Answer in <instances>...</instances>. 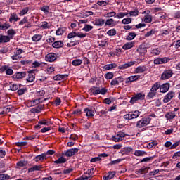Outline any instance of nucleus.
I'll list each match as a JSON object with an SVG mask.
<instances>
[{"mask_svg":"<svg viewBox=\"0 0 180 180\" xmlns=\"http://www.w3.org/2000/svg\"><path fill=\"white\" fill-rule=\"evenodd\" d=\"M134 155L136 157H143V155H147V152H146L144 150H135Z\"/></svg>","mask_w":180,"mask_h":180,"instance_id":"obj_32","label":"nucleus"},{"mask_svg":"<svg viewBox=\"0 0 180 180\" xmlns=\"http://www.w3.org/2000/svg\"><path fill=\"white\" fill-rule=\"evenodd\" d=\"M51 27V24L49 23L46 21H43L41 25V28L46 30V29H50Z\"/></svg>","mask_w":180,"mask_h":180,"instance_id":"obj_35","label":"nucleus"},{"mask_svg":"<svg viewBox=\"0 0 180 180\" xmlns=\"http://www.w3.org/2000/svg\"><path fill=\"white\" fill-rule=\"evenodd\" d=\"M93 24L94 26H103L105 25V20L103 18H95Z\"/></svg>","mask_w":180,"mask_h":180,"instance_id":"obj_19","label":"nucleus"},{"mask_svg":"<svg viewBox=\"0 0 180 180\" xmlns=\"http://www.w3.org/2000/svg\"><path fill=\"white\" fill-rule=\"evenodd\" d=\"M133 151V148L131 147H124L122 148V153H124L125 154H129V153H131Z\"/></svg>","mask_w":180,"mask_h":180,"instance_id":"obj_51","label":"nucleus"},{"mask_svg":"<svg viewBox=\"0 0 180 180\" xmlns=\"http://www.w3.org/2000/svg\"><path fill=\"white\" fill-rule=\"evenodd\" d=\"M175 96V93L172 92V91H169L164 98L163 99V102L164 103H168V102H169V101H171V99H172L174 98V96Z\"/></svg>","mask_w":180,"mask_h":180,"instance_id":"obj_14","label":"nucleus"},{"mask_svg":"<svg viewBox=\"0 0 180 180\" xmlns=\"http://www.w3.org/2000/svg\"><path fill=\"white\" fill-rule=\"evenodd\" d=\"M41 39H43V35H41V34H34L32 37V41H40V40H41Z\"/></svg>","mask_w":180,"mask_h":180,"instance_id":"obj_38","label":"nucleus"},{"mask_svg":"<svg viewBox=\"0 0 180 180\" xmlns=\"http://www.w3.org/2000/svg\"><path fill=\"white\" fill-rule=\"evenodd\" d=\"M147 71V67L145 65L138 66L135 69V74H143V72H146Z\"/></svg>","mask_w":180,"mask_h":180,"instance_id":"obj_21","label":"nucleus"},{"mask_svg":"<svg viewBox=\"0 0 180 180\" xmlns=\"http://www.w3.org/2000/svg\"><path fill=\"white\" fill-rule=\"evenodd\" d=\"M127 15H129V13L120 12L115 15V18H117V19H122V18H124V16H127Z\"/></svg>","mask_w":180,"mask_h":180,"instance_id":"obj_42","label":"nucleus"},{"mask_svg":"<svg viewBox=\"0 0 180 180\" xmlns=\"http://www.w3.org/2000/svg\"><path fill=\"white\" fill-rule=\"evenodd\" d=\"M155 146H158V141H153L147 145V148H153Z\"/></svg>","mask_w":180,"mask_h":180,"instance_id":"obj_46","label":"nucleus"},{"mask_svg":"<svg viewBox=\"0 0 180 180\" xmlns=\"http://www.w3.org/2000/svg\"><path fill=\"white\" fill-rule=\"evenodd\" d=\"M108 36H115L116 34V30L111 29L107 32Z\"/></svg>","mask_w":180,"mask_h":180,"instance_id":"obj_60","label":"nucleus"},{"mask_svg":"<svg viewBox=\"0 0 180 180\" xmlns=\"http://www.w3.org/2000/svg\"><path fill=\"white\" fill-rule=\"evenodd\" d=\"M26 23H29V20L27 19V17H24L23 19H22L19 22V25L22 26V25H25Z\"/></svg>","mask_w":180,"mask_h":180,"instance_id":"obj_53","label":"nucleus"},{"mask_svg":"<svg viewBox=\"0 0 180 180\" xmlns=\"http://www.w3.org/2000/svg\"><path fill=\"white\" fill-rule=\"evenodd\" d=\"M90 91L94 95H99V94L101 95H105L106 92H108V89L105 88H102L101 89L99 87L96 86H93L91 89H90Z\"/></svg>","mask_w":180,"mask_h":180,"instance_id":"obj_3","label":"nucleus"},{"mask_svg":"<svg viewBox=\"0 0 180 180\" xmlns=\"http://www.w3.org/2000/svg\"><path fill=\"white\" fill-rule=\"evenodd\" d=\"M18 20H20V18L18 16V14H16V13H11L9 18L10 23H13V22H18Z\"/></svg>","mask_w":180,"mask_h":180,"instance_id":"obj_16","label":"nucleus"},{"mask_svg":"<svg viewBox=\"0 0 180 180\" xmlns=\"http://www.w3.org/2000/svg\"><path fill=\"white\" fill-rule=\"evenodd\" d=\"M104 17L105 18H113V17L116 18V12L111 11V12L107 13L106 14L104 15Z\"/></svg>","mask_w":180,"mask_h":180,"instance_id":"obj_49","label":"nucleus"},{"mask_svg":"<svg viewBox=\"0 0 180 180\" xmlns=\"http://www.w3.org/2000/svg\"><path fill=\"white\" fill-rule=\"evenodd\" d=\"M43 169V165H34L31 168L28 169V172H34V171H41Z\"/></svg>","mask_w":180,"mask_h":180,"instance_id":"obj_24","label":"nucleus"},{"mask_svg":"<svg viewBox=\"0 0 180 180\" xmlns=\"http://www.w3.org/2000/svg\"><path fill=\"white\" fill-rule=\"evenodd\" d=\"M7 34H8V37H10V39H13V36L16 34V31H15V30L13 29H10L7 31Z\"/></svg>","mask_w":180,"mask_h":180,"instance_id":"obj_37","label":"nucleus"},{"mask_svg":"<svg viewBox=\"0 0 180 180\" xmlns=\"http://www.w3.org/2000/svg\"><path fill=\"white\" fill-rule=\"evenodd\" d=\"M140 79V75H136L134 76H130L126 79V84H129V82H134V81H138Z\"/></svg>","mask_w":180,"mask_h":180,"instance_id":"obj_18","label":"nucleus"},{"mask_svg":"<svg viewBox=\"0 0 180 180\" xmlns=\"http://www.w3.org/2000/svg\"><path fill=\"white\" fill-rule=\"evenodd\" d=\"M141 113V112L139 110L129 112L128 114L124 115V119H125L126 120H131V119H137V117Z\"/></svg>","mask_w":180,"mask_h":180,"instance_id":"obj_4","label":"nucleus"},{"mask_svg":"<svg viewBox=\"0 0 180 180\" xmlns=\"http://www.w3.org/2000/svg\"><path fill=\"white\" fill-rule=\"evenodd\" d=\"M109 4L108 1H99L97 2V5H99V6H106Z\"/></svg>","mask_w":180,"mask_h":180,"instance_id":"obj_59","label":"nucleus"},{"mask_svg":"<svg viewBox=\"0 0 180 180\" xmlns=\"http://www.w3.org/2000/svg\"><path fill=\"white\" fill-rule=\"evenodd\" d=\"M171 59L169 58H158L154 60L153 63L156 65H160V64H167Z\"/></svg>","mask_w":180,"mask_h":180,"instance_id":"obj_7","label":"nucleus"},{"mask_svg":"<svg viewBox=\"0 0 180 180\" xmlns=\"http://www.w3.org/2000/svg\"><path fill=\"white\" fill-rule=\"evenodd\" d=\"M105 79H113L115 75L112 72H108L104 75Z\"/></svg>","mask_w":180,"mask_h":180,"instance_id":"obj_44","label":"nucleus"},{"mask_svg":"<svg viewBox=\"0 0 180 180\" xmlns=\"http://www.w3.org/2000/svg\"><path fill=\"white\" fill-rule=\"evenodd\" d=\"M150 53L153 56H160V53H161V49L160 48H155L152 49Z\"/></svg>","mask_w":180,"mask_h":180,"instance_id":"obj_43","label":"nucleus"},{"mask_svg":"<svg viewBox=\"0 0 180 180\" xmlns=\"http://www.w3.org/2000/svg\"><path fill=\"white\" fill-rule=\"evenodd\" d=\"M77 44H79V41L69 42L67 44V47H74V46H77Z\"/></svg>","mask_w":180,"mask_h":180,"instance_id":"obj_55","label":"nucleus"},{"mask_svg":"<svg viewBox=\"0 0 180 180\" xmlns=\"http://www.w3.org/2000/svg\"><path fill=\"white\" fill-rule=\"evenodd\" d=\"M2 30H8L11 27V24L9 22H4L1 25Z\"/></svg>","mask_w":180,"mask_h":180,"instance_id":"obj_57","label":"nucleus"},{"mask_svg":"<svg viewBox=\"0 0 180 180\" xmlns=\"http://www.w3.org/2000/svg\"><path fill=\"white\" fill-rule=\"evenodd\" d=\"M53 49H61L64 47V43L62 41H56L52 44Z\"/></svg>","mask_w":180,"mask_h":180,"instance_id":"obj_26","label":"nucleus"},{"mask_svg":"<svg viewBox=\"0 0 180 180\" xmlns=\"http://www.w3.org/2000/svg\"><path fill=\"white\" fill-rule=\"evenodd\" d=\"M11 38L6 35L0 34V43H9Z\"/></svg>","mask_w":180,"mask_h":180,"instance_id":"obj_30","label":"nucleus"},{"mask_svg":"<svg viewBox=\"0 0 180 180\" xmlns=\"http://www.w3.org/2000/svg\"><path fill=\"white\" fill-rule=\"evenodd\" d=\"M176 116V114H175L174 112H169L165 114V117L167 119V120L171 122Z\"/></svg>","mask_w":180,"mask_h":180,"instance_id":"obj_23","label":"nucleus"},{"mask_svg":"<svg viewBox=\"0 0 180 180\" xmlns=\"http://www.w3.org/2000/svg\"><path fill=\"white\" fill-rule=\"evenodd\" d=\"M27 165V161H20L17 162V167H20V168H22L23 167H26Z\"/></svg>","mask_w":180,"mask_h":180,"instance_id":"obj_50","label":"nucleus"},{"mask_svg":"<svg viewBox=\"0 0 180 180\" xmlns=\"http://www.w3.org/2000/svg\"><path fill=\"white\" fill-rule=\"evenodd\" d=\"M13 178H15V176L11 178V176L8 175V174H0V180L13 179Z\"/></svg>","mask_w":180,"mask_h":180,"instance_id":"obj_39","label":"nucleus"},{"mask_svg":"<svg viewBox=\"0 0 180 180\" xmlns=\"http://www.w3.org/2000/svg\"><path fill=\"white\" fill-rule=\"evenodd\" d=\"M123 81H124V79L122 77H115L111 81L110 85L111 86H116V85H119Z\"/></svg>","mask_w":180,"mask_h":180,"instance_id":"obj_9","label":"nucleus"},{"mask_svg":"<svg viewBox=\"0 0 180 180\" xmlns=\"http://www.w3.org/2000/svg\"><path fill=\"white\" fill-rule=\"evenodd\" d=\"M72 64L75 67H77L78 65H81V64H82V60H81V59L74 60H72Z\"/></svg>","mask_w":180,"mask_h":180,"instance_id":"obj_45","label":"nucleus"},{"mask_svg":"<svg viewBox=\"0 0 180 180\" xmlns=\"http://www.w3.org/2000/svg\"><path fill=\"white\" fill-rule=\"evenodd\" d=\"M136 51L139 56H141V57L137 58L136 61H129L118 66V70H126V68L133 67L134 64H140V63H143V61H144V56L147 54V49L146 48V46L143 44L139 45L136 49Z\"/></svg>","mask_w":180,"mask_h":180,"instance_id":"obj_1","label":"nucleus"},{"mask_svg":"<svg viewBox=\"0 0 180 180\" xmlns=\"http://www.w3.org/2000/svg\"><path fill=\"white\" fill-rule=\"evenodd\" d=\"M47 158H49V156H46V154L42 153L41 155H37L34 158V161H35V162H39V161H44V160H47Z\"/></svg>","mask_w":180,"mask_h":180,"instance_id":"obj_15","label":"nucleus"},{"mask_svg":"<svg viewBox=\"0 0 180 180\" xmlns=\"http://www.w3.org/2000/svg\"><path fill=\"white\" fill-rule=\"evenodd\" d=\"M65 30H67V29L65 27L58 28L56 32V36H61V35L64 34Z\"/></svg>","mask_w":180,"mask_h":180,"instance_id":"obj_33","label":"nucleus"},{"mask_svg":"<svg viewBox=\"0 0 180 180\" xmlns=\"http://www.w3.org/2000/svg\"><path fill=\"white\" fill-rule=\"evenodd\" d=\"M67 161V159L64 157H60L58 160L54 161L55 164H64Z\"/></svg>","mask_w":180,"mask_h":180,"instance_id":"obj_41","label":"nucleus"},{"mask_svg":"<svg viewBox=\"0 0 180 180\" xmlns=\"http://www.w3.org/2000/svg\"><path fill=\"white\" fill-rule=\"evenodd\" d=\"M145 96H146L143 93H139L136 95H135L134 96L131 97V98L130 100V103H131V105H134V103H136V102H139V101H143V99H144Z\"/></svg>","mask_w":180,"mask_h":180,"instance_id":"obj_5","label":"nucleus"},{"mask_svg":"<svg viewBox=\"0 0 180 180\" xmlns=\"http://www.w3.org/2000/svg\"><path fill=\"white\" fill-rule=\"evenodd\" d=\"M126 137V134L124 132L120 131L115 136H112V141H115V143H119V141H122L123 139Z\"/></svg>","mask_w":180,"mask_h":180,"instance_id":"obj_6","label":"nucleus"},{"mask_svg":"<svg viewBox=\"0 0 180 180\" xmlns=\"http://www.w3.org/2000/svg\"><path fill=\"white\" fill-rule=\"evenodd\" d=\"M115 23V20L112 18L108 19L105 21V26H112Z\"/></svg>","mask_w":180,"mask_h":180,"instance_id":"obj_54","label":"nucleus"},{"mask_svg":"<svg viewBox=\"0 0 180 180\" xmlns=\"http://www.w3.org/2000/svg\"><path fill=\"white\" fill-rule=\"evenodd\" d=\"M143 13H146L143 20L145 23H151V22H153V15H150V11L148 10L146 11H144Z\"/></svg>","mask_w":180,"mask_h":180,"instance_id":"obj_11","label":"nucleus"},{"mask_svg":"<svg viewBox=\"0 0 180 180\" xmlns=\"http://www.w3.org/2000/svg\"><path fill=\"white\" fill-rule=\"evenodd\" d=\"M160 86H161V85L160 84V83L156 82L153 85L150 90H152V91L157 94V91H158V89H160Z\"/></svg>","mask_w":180,"mask_h":180,"instance_id":"obj_34","label":"nucleus"},{"mask_svg":"<svg viewBox=\"0 0 180 180\" xmlns=\"http://www.w3.org/2000/svg\"><path fill=\"white\" fill-rule=\"evenodd\" d=\"M28 12H29V7H25L20 11L19 15L20 16H25V15H26V13H27Z\"/></svg>","mask_w":180,"mask_h":180,"instance_id":"obj_48","label":"nucleus"},{"mask_svg":"<svg viewBox=\"0 0 180 180\" xmlns=\"http://www.w3.org/2000/svg\"><path fill=\"white\" fill-rule=\"evenodd\" d=\"M55 70H54V67L53 66H49L46 68V72L47 74H51L52 72H54Z\"/></svg>","mask_w":180,"mask_h":180,"instance_id":"obj_64","label":"nucleus"},{"mask_svg":"<svg viewBox=\"0 0 180 180\" xmlns=\"http://www.w3.org/2000/svg\"><path fill=\"white\" fill-rule=\"evenodd\" d=\"M173 75L174 72L172 71V70H166L162 74L161 79H169V78H171V77H172Z\"/></svg>","mask_w":180,"mask_h":180,"instance_id":"obj_8","label":"nucleus"},{"mask_svg":"<svg viewBox=\"0 0 180 180\" xmlns=\"http://www.w3.org/2000/svg\"><path fill=\"white\" fill-rule=\"evenodd\" d=\"M117 67V64L116 63H110L105 65L103 66V70H105V71H109L110 70H113V68H116Z\"/></svg>","mask_w":180,"mask_h":180,"instance_id":"obj_27","label":"nucleus"},{"mask_svg":"<svg viewBox=\"0 0 180 180\" xmlns=\"http://www.w3.org/2000/svg\"><path fill=\"white\" fill-rule=\"evenodd\" d=\"M94 168H90L89 169L85 174H84L83 176H86V180L89 179V178H92L94 176Z\"/></svg>","mask_w":180,"mask_h":180,"instance_id":"obj_25","label":"nucleus"},{"mask_svg":"<svg viewBox=\"0 0 180 180\" xmlns=\"http://www.w3.org/2000/svg\"><path fill=\"white\" fill-rule=\"evenodd\" d=\"M136 43L134 41L127 42L122 46L123 50H130V49H133L134 47V44Z\"/></svg>","mask_w":180,"mask_h":180,"instance_id":"obj_22","label":"nucleus"},{"mask_svg":"<svg viewBox=\"0 0 180 180\" xmlns=\"http://www.w3.org/2000/svg\"><path fill=\"white\" fill-rule=\"evenodd\" d=\"M46 60L49 63H53V61H56L57 60V54L54 53H49L46 56Z\"/></svg>","mask_w":180,"mask_h":180,"instance_id":"obj_10","label":"nucleus"},{"mask_svg":"<svg viewBox=\"0 0 180 180\" xmlns=\"http://www.w3.org/2000/svg\"><path fill=\"white\" fill-rule=\"evenodd\" d=\"M115 175H116L115 172H111L108 173V175L107 176H104L103 179L104 180L113 179V178H115Z\"/></svg>","mask_w":180,"mask_h":180,"instance_id":"obj_36","label":"nucleus"},{"mask_svg":"<svg viewBox=\"0 0 180 180\" xmlns=\"http://www.w3.org/2000/svg\"><path fill=\"white\" fill-rule=\"evenodd\" d=\"M122 23L123 25H129V24L131 23V18H124L122 20Z\"/></svg>","mask_w":180,"mask_h":180,"instance_id":"obj_58","label":"nucleus"},{"mask_svg":"<svg viewBox=\"0 0 180 180\" xmlns=\"http://www.w3.org/2000/svg\"><path fill=\"white\" fill-rule=\"evenodd\" d=\"M169 90V83H165L160 87V91L162 94H165Z\"/></svg>","mask_w":180,"mask_h":180,"instance_id":"obj_20","label":"nucleus"},{"mask_svg":"<svg viewBox=\"0 0 180 180\" xmlns=\"http://www.w3.org/2000/svg\"><path fill=\"white\" fill-rule=\"evenodd\" d=\"M74 37H77V32H70L68 34V39H74Z\"/></svg>","mask_w":180,"mask_h":180,"instance_id":"obj_63","label":"nucleus"},{"mask_svg":"<svg viewBox=\"0 0 180 180\" xmlns=\"http://www.w3.org/2000/svg\"><path fill=\"white\" fill-rule=\"evenodd\" d=\"M42 12L46 13V15L49 14V11H50V6H44L41 8Z\"/></svg>","mask_w":180,"mask_h":180,"instance_id":"obj_52","label":"nucleus"},{"mask_svg":"<svg viewBox=\"0 0 180 180\" xmlns=\"http://www.w3.org/2000/svg\"><path fill=\"white\" fill-rule=\"evenodd\" d=\"M23 53H25V51H23L22 49L20 48H17L15 49V51H14V54L17 55V56H20V54H23Z\"/></svg>","mask_w":180,"mask_h":180,"instance_id":"obj_56","label":"nucleus"},{"mask_svg":"<svg viewBox=\"0 0 180 180\" xmlns=\"http://www.w3.org/2000/svg\"><path fill=\"white\" fill-rule=\"evenodd\" d=\"M39 103H40V100L34 99L32 101H29L27 105L29 108H32V106H36V105H39Z\"/></svg>","mask_w":180,"mask_h":180,"instance_id":"obj_29","label":"nucleus"},{"mask_svg":"<svg viewBox=\"0 0 180 180\" xmlns=\"http://www.w3.org/2000/svg\"><path fill=\"white\" fill-rule=\"evenodd\" d=\"M136 36H137L136 32H129L127 37V40H129V41L134 40V39L136 38Z\"/></svg>","mask_w":180,"mask_h":180,"instance_id":"obj_40","label":"nucleus"},{"mask_svg":"<svg viewBox=\"0 0 180 180\" xmlns=\"http://www.w3.org/2000/svg\"><path fill=\"white\" fill-rule=\"evenodd\" d=\"M151 122V118L150 117H145L136 122V127L138 129H141L143 127H146V126H148V124Z\"/></svg>","mask_w":180,"mask_h":180,"instance_id":"obj_2","label":"nucleus"},{"mask_svg":"<svg viewBox=\"0 0 180 180\" xmlns=\"http://www.w3.org/2000/svg\"><path fill=\"white\" fill-rule=\"evenodd\" d=\"M36 79V75L33 72H29L27 77V82H33Z\"/></svg>","mask_w":180,"mask_h":180,"instance_id":"obj_28","label":"nucleus"},{"mask_svg":"<svg viewBox=\"0 0 180 180\" xmlns=\"http://www.w3.org/2000/svg\"><path fill=\"white\" fill-rule=\"evenodd\" d=\"M84 113H86V116H87V117H92L94 116H95V110H94V109L92 108H85L84 110Z\"/></svg>","mask_w":180,"mask_h":180,"instance_id":"obj_17","label":"nucleus"},{"mask_svg":"<svg viewBox=\"0 0 180 180\" xmlns=\"http://www.w3.org/2000/svg\"><path fill=\"white\" fill-rule=\"evenodd\" d=\"M26 77V72H16L12 76L13 79H22Z\"/></svg>","mask_w":180,"mask_h":180,"instance_id":"obj_13","label":"nucleus"},{"mask_svg":"<svg viewBox=\"0 0 180 180\" xmlns=\"http://www.w3.org/2000/svg\"><path fill=\"white\" fill-rule=\"evenodd\" d=\"M128 15H129V16H139V11H131L129 13H128Z\"/></svg>","mask_w":180,"mask_h":180,"instance_id":"obj_61","label":"nucleus"},{"mask_svg":"<svg viewBox=\"0 0 180 180\" xmlns=\"http://www.w3.org/2000/svg\"><path fill=\"white\" fill-rule=\"evenodd\" d=\"M155 95H157V93L150 89V92L148 94V97L150 98V99H153Z\"/></svg>","mask_w":180,"mask_h":180,"instance_id":"obj_62","label":"nucleus"},{"mask_svg":"<svg viewBox=\"0 0 180 180\" xmlns=\"http://www.w3.org/2000/svg\"><path fill=\"white\" fill-rule=\"evenodd\" d=\"M78 151H79V149H78L77 148L69 149L66 151L65 156L66 157H72V155H75V154H77V153H78Z\"/></svg>","mask_w":180,"mask_h":180,"instance_id":"obj_12","label":"nucleus"},{"mask_svg":"<svg viewBox=\"0 0 180 180\" xmlns=\"http://www.w3.org/2000/svg\"><path fill=\"white\" fill-rule=\"evenodd\" d=\"M92 29H94V26H92L91 25L86 24L84 25V27L82 28V30H84V32H91V30H92Z\"/></svg>","mask_w":180,"mask_h":180,"instance_id":"obj_47","label":"nucleus"},{"mask_svg":"<svg viewBox=\"0 0 180 180\" xmlns=\"http://www.w3.org/2000/svg\"><path fill=\"white\" fill-rule=\"evenodd\" d=\"M68 77V75H56L53 77L55 81H61L62 79H65Z\"/></svg>","mask_w":180,"mask_h":180,"instance_id":"obj_31","label":"nucleus"}]
</instances>
